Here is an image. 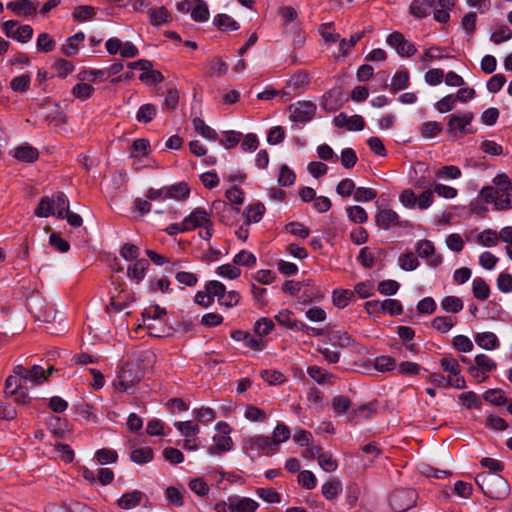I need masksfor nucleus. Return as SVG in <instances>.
Returning <instances> with one entry per match:
<instances>
[{
  "label": "nucleus",
  "mask_w": 512,
  "mask_h": 512,
  "mask_svg": "<svg viewBox=\"0 0 512 512\" xmlns=\"http://www.w3.org/2000/svg\"><path fill=\"white\" fill-rule=\"evenodd\" d=\"M354 296V292L350 290L340 289L334 290L333 292V303L338 308H345L351 298Z\"/></svg>",
  "instance_id": "3c124183"
},
{
  "label": "nucleus",
  "mask_w": 512,
  "mask_h": 512,
  "mask_svg": "<svg viewBox=\"0 0 512 512\" xmlns=\"http://www.w3.org/2000/svg\"><path fill=\"white\" fill-rule=\"evenodd\" d=\"M38 2L32 0H14L7 4V9L21 17L35 15L37 12Z\"/></svg>",
  "instance_id": "dca6fc26"
},
{
  "label": "nucleus",
  "mask_w": 512,
  "mask_h": 512,
  "mask_svg": "<svg viewBox=\"0 0 512 512\" xmlns=\"http://www.w3.org/2000/svg\"><path fill=\"white\" fill-rule=\"evenodd\" d=\"M318 463L326 472H334L338 467L337 461L330 452H322L319 455Z\"/></svg>",
  "instance_id": "0e129e2a"
},
{
  "label": "nucleus",
  "mask_w": 512,
  "mask_h": 512,
  "mask_svg": "<svg viewBox=\"0 0 512 512\" xmlns=\"http://www.w3.org/2000/svg\"><path fill=\"white\" fill-rule=\"evenodd\" d=\"M218 435L213 436V445L209 447L208 452L211 455H221L224 452L230 451L233 447L232 438L229 436L231 432L230 426L225 422L216 424Z\"/></svg>",
  "instance_id": "423d86ee"
},
{
  "label": "nucleus",
  "mask_w": 512,
  "mask_h": 512,
  "mask_svg": "<svg viewBox=\"0 0 512 512\" xmlns=\"http://www.w3.org/2000/svg\"><path fill=\"white\" fill-rule=\"evenodd\" d=\"M213 22L221 31H236L240 27L236 20H234L230 15L224 13L215 16Z\"/></svg>",
  "instance_id": "cd10ccee"
},
{
  "label": "nucleus",
  "mask_w": 512,
  "mask_h": 512,
  "mask_svg": "<svg viewBox=\"0 0 512 512\" xmlns=\"http://www.w3.org/2000/svg\"><path fill=\"white\" fill-rule=\"evenodd\" d=\"M231 338L237 342H243L244 346L252 350L261 351L264 349L262 339L242 330H235L231 333Z\"/></svg>",
  "instance_id": "f3484780"
},
{
  "label": "nucleus",
  "mask_w": 512,
  "mask_h": 512,
  "mask_svg": "<svg viewBox=\"0 0 512 512\" xmlns=\"http://www.w3.org/2000/svg\"><path fill=\"white\" fill-rule=\"evenodd\" d=\"M296 175L286 164L282 165L279 170L278 184L282 187H289L294 184Z\"/></svg>",
  "instance_id": "09e8293b"
},
{
  "label": "nucleus",
  "mask_w": 512,
  "mask_h": 512,
  "mask_svg": "<svg viewBox=\"0 0 512 512\" xmlns=\"http://www.w3.org/2000/svg\"><path fill=\"white\" fill-rule=\"evenodd\" d=\"M174 426L184 437L196 436L200 431L198 424L193 423L192 421L175 422Z\"/></svg>",
  "instance_id": "de8ad7c7"
},
{
  "label": "nucleus",
  "mask_w": 512,
  "mask_h": 512,
  "mask_svg": "<svg viewBox=\"0 0 512 512\" xmlns=\"http://www.w3.org/2000/svg\"><path fill=\"white\" fill-rule=\"evenodd\" d=\"M154 456L153 450L150 447H140L132 450L130 453V460L136 464L143 465L152 461Z\"/></svg>",
  "instance_id": "c85d7f7f"
},
{
  "label": "nucleus",
  "mask_w": 512,
  "mask_h": 512,
  "mask_svg": "<svg viewBox=\"0 0 512 512\" xmlns=\"http://www.w3.org/2000/svg\"><path fill=\"white\" fill-rule=\"evenodd\" d=\"M233 262L235 265L252 267L256 264V257L249 251L241 250L234 256Z\"/></svg>",
  "instance_id": "052dcab7"
},
{
  "label": "nucleus",
  "mask_w": 512,
  "mask_h": 512,
  "mask_svg": "<svg viewBox=\"0 0 512 512\" xmlns=\"http://www.w3.org/2000/svg\"><path fill=\"white\" fill-rule=\"evenodd\" d=\"M2 30L7 37L21 43H27L33 35V29L30 25H19L14 20L5 21L2 25Z\"/></svg>",
  "instance_id": "f8f14e48"
},
{
  "label": "nucleus",
  "mask_w": 512,
  "mask_h": 512,
  "mask_svg": "<svg viewBox=\"0 0 512 512\" xmlns=\"http://www.w3.org/2000/svg\"><path fill=\"white\" fill-rule=\"evenodd\" d=\"M148 16L153 26H160L172 21V15L163 6L149 9Z\"/></svg>",
  "instance_id": "5701e85b"
},
{
  "label": "nucleus",
  "mask_w": 512,
  "mask_h": 512,
  "mask_svg": "<svg viewBox=\"0 0 512 512\" xmlns=\"http://www.w3.org/2000/svg\"><path fill=\"white\" fill-rule=\"evenodd\" d=\"M348 218L354 223H365L368 220V215L365 209L361 206L355 205L346 208Z\"/></svg>",
  "instance_id": "864d4df0"
},
{
  "label": "nucleus",
  "mask_w": 512,
  "mask_h": 512,
  "mask_svg": "<svg viewBox=\"0 0 512 512\" xmlns=\"http://www.w3.org/2000/svg\"><path fill=\"white\" fill-rule=\"evenodd\" d=\"M212 211H214L219 216L221 222L226 223L228 221L227 216L230 214L238 213L239 209L232 207L225 201L216 200L212 203Z\"/></svg>",
  "instance_id": "bb28decb"
},
{
  "label": "nucleus",
  "mask_w": 512,
  "mask_h": 512,
  "mask_svg": "<svg viewBox=\"0 0 512 512\" xmlns=\"http://www.w3.org/2000/svg\"><path fill=\"white\" fill-rule=\"evenodd\" d=\"M463 306V301L456 296H446L441 300L442 309L448 313H458Z\"/></svg>",
  "instance_id": "a19ab883"
},
{
  "label": "nucleus",
  "mask_w": 512,
  "mask_h": 512,
  "mask_svg": "<svg viewBox=\"0 0 512 512\" xmlns=\"http://www.w3.org/2000/svg\"><path fill=\"white\" fill-rule=\"evenodd\" d=\"M511 38L512 30L508 26L502 25L496 28L495 31L491 34L490 40L495 44H500L510 40Z\"/></svg>",
  "instance_id": "680f3d73"
},
{
  "label": "nucleus",
  "mask_w": 512,
  "mask_h": 512,
  "mask_svg": "<svg viewBox=\"0 0 512 512\" xmlns=\"http://www.w3.org/2000/svg\"><path fill=\"white\" fill-rule=\"evenodd\" d=\"M441 123L437 121H427L421 125V133L424 138H433L442 131Z\"/></svg>",
  "instance_id": "bf43d9fd"
},
{
  "label": "nucleus",
  "mask_w": 512,
  "mask_h": 512,
  "mask_svg": "<svg viewBox=\"0 0 512 512\" xmlns=\"http://www.w3.org/2000/svg\"><path fill=\"white\" fill-rule=\"evenodd\" d=\"M53 370L54 368L52 366L45 370L40 365H33L30 369L25 368L23 365H16L13 372L25 382H29L32 385H40L47 381L48 375H50Z\"/></svg>",
  "instance_id": "39448f33"
},
{
  "label": "nucleus",
  "mask_w": 512,
  "mask_h": 512,
  "mask_svg": "<svg viewBox=\"0 0 512 512\" xmlns=\"http://www.w3.org/2000/svg\"><path fill=\"white\" fill-rule=\"evenodd\" d=\"M85 40V34L83 32H78L72 36H70L66 43L62 46L63 53L68 56H74L78 52L79 45Z\"/></svg>",
  "instance_id": "a878e982"
},
{
  "label": "nucleus",
  "mask_w": 512,
  "mask_h": 512,
  "mask_svg": "<svg viewBox=\"0 0 512 512\" xmlns=\"http://www.w3.org/2000/svg\"><path fill=\"white\" fill-rule=\"evenodd\" d=\"M205 289L210 293L213 300L215 297L217 298L218 304L222 301L227 291L225 285L217 280L208 281L205 284Z\"/></svg>",
  "instance_id": "79ce46f5"
},
{
  "label": "nucleus",
  "mask_w": 512,
  "mask_h": 512,
  "mask_svg": "<svg viewBox=\"0 0 512 512\" xmlns=\"http://www.w3.org/2000/svg\"><path fill=\"white\" fill-rule=\"evenodd\" d=\"M474 113L466 111L463 113L452 114L447 122V133L452 138H458L464 135L474 134L476 130L472 126Z\"/></svg>",
  "instance_id": "20e7f679"
},
{
  "label": "nucleus",
  "mask_w": 512,
  "mask_h": 512,
  "mask_svg": "<svg viewBox=\"0 0 512 512\" xmlns=\"http://www.w3.org/2000/svg\"><path fill=\"white\" fill-rule=\"evenodd\" d=\"M457 98L453 94L446 95L442 99H440L436 104L435 107L440 113H447L453 110L456 106Z\"/></svg>",
  "instance_id": "774afa93"
},
{
  "label": "nucleus",
  "mask_w": 512,
  "mask_h": 512,
  "mask_svg": "<svg viewBox=\"0 0 512 512\" xmlns=\"http://www.w3.org/2000/svg\"><path fill=\"white\" fill-rule=\"evenodd\" d=\"M459 400L468 409L481 407V399L473 391H467L460 394Z\"/></svg>",
  "instance_id": "6e6d98bb"
},
{
  "label": "nucleus",
  "mask_w": 512,
  "mask_h": 512,
  "mask_svg": "<svg viewBox=\"0 0 512 512\" xmlns=\"http://www.w3.org/2000/svg\"><path fill=\"white\" fill-rule=\"evenodd\" d=\"M243 449L247 453L256 451L264 455H273L278 452L271 437L265 435H255L245 438Z\"/></svg>",
  "instance_id": "1a4fd4ad"
},
{
  "label": "nucleus",
  "mask_w": 512,
  "mask_h": 512,
  "mask_svg": "<svg viewBox=\"0 0 512 512\" xmlns=\"http://www.w3.org/2000/svg\"><path fill=\"white\" fill-rule=\"evenodd\" d=\"M232 507L234 512H255L259 504L251 498H233Z\"/></svg>",
  "instance_id": "7c9ffc66"
},
{
  "label": "nucleus",
  "mask_w": 512,
  "mask_h": 512,
  "mask_svg": "<svg viewBox=\"0 0 512 512\" xmlns=\"http://www.w3.org/2000/svg\"><path fill=\"white\" fill-rule=\"evenodd\" d=\"M96 15V9L90 5H80L74 8L72 18L75 22L92 20Z\"/></svg>",
  "instance_id": "c756f323"
},
{
  "label": "nucleus",
  "mask_w": 512,
  "mask_h": 512,
  "mask_svg": "<svg viewBox=\"0 0 512 512\" xmlns=\"http://www.w3.org/2000/svg\"><path fill=\"white\" fill-rule=\"evenodd\" d=\"M433 8V0H413L410 4L409 12L414 17L422 19L430 15Z\"/></svg>",
  "instance_id": "aec40b11"
},
{
  "label": "nucleus",
  "mask_w": 512,
  "mask_h": 512,
  "mask_svg": "<svg viewBox=\"0 0 512 512\" xmlns=\"http://www.w3.org/2000/svg\"><path fill=\"white\" fill-rule=\"evenodd\" d=\"M184 222L188 231L213 225L209 212L200 207L192 210V212L184 218Z\"/></svg>",
  "instance_id": "ddd939ff"
},
{
  "label": "nucleus",
  "mask_w": 512,
  "mask_h": 512,
  "mask_svg": "<svg viewBox=\"0 0 512 512\" xmlns=\"http://www.w3.org/2000/svg\"><path fill=\"white\" fill-rule=\"evenodd\" d=\"M167 194L169 199L184 200L190 194L188 185L184 182L177 183L171 186H166Z\"/></svg>",
  "instance_id": "473e14b6"
},
{
  "label": "nucleus",
  "mask_w": 512,
  "mask_h": 512,
  "mask_svg": "<svg viewBox=\"0 0 512 512\" xmlns=\"http://www.w3.org/2000/svg\"><path fill=\"white\" fill-rule=\"evenodd\" d=\"M483 398L497 406H501L508 402L505 397V393L501 389H490L484 393Z\"/></svg>",
  "instance_id": "4d7b16f0"
},
{
  "label": "nucleus",
  "mask_w": 512,
  "mask_h": 512,
  "mask_svg": "<svg viewBox=\"0 0 512 512\" xmlns=\"http://www.w3.org/2000/svg\"><path fill=\"white\" fill-rule=\"evenodd\" d=\"M308 76L304 73L293 75L286 83V88L291 89L293 94L303 91L308 85Z\"/></svg>",
  "instance_id": "c9c22d12"
},
{
  "label": "nucleus",
  "mask_w": 512,
  "mask_h": 512,
  "mask_svg": "<svg viewBox=\"0 0 512 512\" xmlns=\"http://www.w3.org/2000/svg\"><path fill=\"white\" fill-rule=\"evenodd\" d=\"M377 225L382 229H389L399 225V215L392 209H383L375 215Z\"/></svg>",
  "instance_id": "a211bd4d"
},
{
  "label": "nucleus",
  "mask_w": 512,
  "mask_h": 512,
  "mask_svg": "<svg viewBox=\"0 0 512 512\" xmlns=\"http://www.w3.org/2000/svg\"><path fill=\"white\" fill-rule=\"evenodd\" d=\"M192 125L194 130L203 138L213 141L218 140L217 132L213 128L208 126L203 119L199 117L193 118Z\"/></svg>",
  "instance_id": "393cba45"
},
{
  "label": "nucleus",
  "mask_w": 512,
  "mask_h": 512,
  "mask_svg": "<svg viewBox=\"0 0 512 512\" xmlns=\"http://www.w3.org/2000/svg\"><path fill=\"white\" fill-rule=\"evenodd\" d=\"M416 252L419 257L426 260L429 266L437 267L442 262V256L436 254L435 247L430 240H420L416 245Z\"/></svg>",
  "instance_id": "2eb2a0df"
},
{
  "label": "nucleus",
  "mask_w": 512,
  "mask_h": 512,
  "mask_svg": "<svg viewBox=\"0 0 512 512\" xmlns=\"http://www.w3.org/2000/svg\"><path fill=\"white\" fill-rule=\"evenodd\" d=\"M398 263L400 268L405 271L415 270L419 265L418 259L411 252L401 255L398 259Z\"/></svg>",
  "instance_id": "69168bd1"
},
{
  "label": "nucleus",
  "mask_w": 512,
  "mask_h": 512,
  "mask_svg": "<svg viewBox=\"0 0 512 512\" xmlns=\"http://www.w3.org/2000/svg\"><path fill=\"white\" fill-rule=\"evenodd\" d=\"M209 9L203 0H195V4L191 9V17L194 21L205 22L209 19Z\"/></svg>",
  "instance_id": "4c0bfd02"
},
{
  "label": "nucleus",
  "mask_w": 512,
  "mask_h": 512,
  "mask_svg": "<svg viewBox=\"0 0 512 512\" xmlns=\"http://www.w3.org/2000/svg\"><path fill=\"white\" fill-rule=\"evenodd\" d=\"M409 86V73L408 71H398L394 74L391 80L390 89L393 92L404 90Z\"/></svg>",
  "instance_id": "ea45409f"
},
{
  "label": "nucleus",
  "mask_w": 512,
  "mask_h": 512,
  "mask_svg": "<svg viewBox=\"0 0 512 512\" xmlns=\"http://www.w3.org/2000/svg\"><path fill=\"white\" fill-rule=\"evenodd\" d=\"M275 320L277 323L281 326L286 327L287 329L293 330V331H302L309 333L312 331L315 335L320 334V330L316 328L309 327L304 322H301L297 320L294 317V314L292 311L288 309H282L275 315Z\"/></svg>",
  "instance_id": "9b49d317"
},
{
  "label": "nucleus",
  "mask_w": 512,
  "mask_h": 512,
  "mask_svg": "<svg viewBox=\"0 0 512 512\" xmlns=\"http://www.w3.org/2000/svg\"><path fill=\"white\" fill-rule=\"evenodd\" d=\"M417 498L414 489H396L390 497V506L396 512H405L416 505Z\"/></svg>",
  "instance_id": "6e6552de"
},
{
  "label": "nucleus",
  "mask_w": 512,
  "mask_h": 512,
  "mask_svg": "<svg viewBox=\"0 0 512 512\" xmlns=\"http://www.w3.org/2000/svg\"><path fill=\"white\" fill-rule=\"evenodd\" d=\"M31 83V78L28 74H22L20 76L14 77L10 81V87L15 92H25L28 90Z\"/></svg>",
  "instance_id": "13d9d810"
},
{
  "label": "nucleus",
  "mask_w": 512,
  "mask_h": 512,
  "mask_svg": "<svg viewBox=\"0 0 512 512\" xmlns=\"http://www.w3.org/2000/svg\"><path fill=\"white\" fill-rule=\"evenodd\" d=\"M387 43L396 49L401 56H412L416 53V47L413 43L405 39L400 32H393L387 37Z\"/></svg>",
  "instance_id": "4468645a"
},
{
  "label": "nucleus",
  "mask_w": 512,
  "mask_h": 512,
  "mask_svg": "<svg viewBox=\"0 0 512 512\" xmlns=\"http://www.w3.org/2000/svg\"><path fill=\"white\" fill-rule=\"evenodd\" d=\"M472 292L476 299L484 301L490 295V288L483 278L476 277L472 281Z\"/></svg>",
  "instance_id": "2f4dec72"
},
{
  "label": "nucleus",
  "mask_w": 512,
  "mask_h": 512,
  "mask_svg": "<svg viewBox=\"0 0 512 512\" xmlns=\"http://www.w3.org/2000/svg\"><path fill=\"white\" fill-rule=\"evenodd\" d=\"M342 492V483L338 479H332L322 485V494L327 500L336 499Z\"/></svg>",
  "instance_id": "72a5a7b5"
},
{
  "label": "nucleus",
  "mask_w": 512,
  "mask_h": 512,
  "mask_svg": "<svg viewBox=\"0 0 512 512\" xmlns=\"http://www.w3.org/2000/svg\"><path fill=\"white\" fill-rule=\"evenodd\" d=\"M461 175L460 168L454 165L443 166L435 171V176L439 179H458Z\"/></svg>",
  "instance_id": "8fccbe9b"
},
{
  "label": "nucleus",
  "mask_w": 512,
  "mask_h": 512,
  "mask_svg": "<svg viewBox=\"0 0 512 512\" xmlns=\"http://www.w3.org/2000/svg\"><path fill=\"white\" fill-rule=\"evenodd\" d=\"M456 323V318L451 316H438L433 319L432 327L441 333H447Z\"/></svg>",
  "instance_id": "a18cd8bd"
},
{
  "label": "nucleus",
  "mask_w": 512,
  "mask_h": 512,
  "mask_svg": "<svg viewBox=\"0 0 512 512\" xmlns=\"http://www.w3.org/2000/svg\"><path fill=\"white\" fill-rule=\"evenodd\" d=\"M154 354L151 352H141L136 357L128 361L118 374V380L114 386L121 392L132 393L134 387L144 377L145 371L152 366Z\"/></svg>",
  "instance_id": "f257e3e1"
},
{
  "label": "nucleus",
  "mask_w": 512,
  "mask_h": 512,
  "mask_svg": "<svg viewBox=\"0 0 512 512\" xmlns=\"http://www.w3.org/2000/svg\"><path fill=\"white\" fill-rule=\"evenodd\" d=\"M289 111L291 121L303 125L314 118L317 107L311 101H298L289 106Z\"/></svg>",
  "instance_id": "9d476101"
},
{
  "label": "nucleus",
  "mask_w": 512,
  "mask_h": 512,
  "mask_svg": "<svg viewBox=\"0 0 512 512\" xmlns=\"http://www.w3.org/2000/svg\"><path fill=\"white\" fill-rule=\"evenodd\" d=\"M476 240L481 246L494 247L498 244L499 237L495 230L486 229L477 235Z\"/></svg>",
  "instance_id": "58836bf2"
},
{
  "label": "nucleus",
  "mask_w": 512,
  "mask_h": 512,
  "mask_svg": "<svg viewBox=\"0 0 512 512\" xmlns=\"http://www.w3.org/2000/svg\"><path fill=\"white\" fill-rule=\"evenodd\" d=\"M474 361L476 366H478L482 370V373L486 375L497 368L496 362L486 354L476 355Z\"/></svg>",
  "instance_id": "49530a36"
},
{
  "label": "nucleus",
  "mask_w": 512,
  "mask_h": 512,
  "mask_svg": "<svg viewBox=\"0 0 512 512\" xmlns=\"http://www.w3.org/2000/svg\"><path fill=\"white\" fill-rule=\"evenodd\" d=\"M480 196L486 203H493L496 210L512 209V194H510V191L501 192L492 186H485L481 189Z\"/></svg>",
  "instance_id": "0eeeda50"
},
{
  "label": "nucleus",
  "mask_w": 512,
  "mask_h": 512,
  "mask_svg": "<svg viewBox=\"0 0 512 512\" xmlns=\"http://www.w3.org/2000/svg\"><path fill=\"white\" fill-rule=\"evenodd\" d=\"M273 328V321L269 318L263 317L256 322L254 330L257 337L261 339L263 336L270 334Z\"/></svg>",
  "instance_id": "e2e57ef3"
},
{
  "label": "nucleus",
  "mask_w": 512,
  "mask_h": 512,
  "mask_svg": "<svg viewBox=\"0 0 512 512\" xmlns=\"http://www.w3.org/2000/svg\"><path fill=\"white\" fill-rule=\"evenodd\" d=\"M149 266V263L145 259H140L135 261L132 265H130L127 269V276L137 283L145 277V272Z\"/></svg>",
  "instance_id": "b1692460"
},
{
  "label": "nucleus",
  "mask_w": 512,
  "mask_h": 512,
  "mask_svg": "<svg viewBox=\"0 0 512 512\" xmlns=\"http://www.w3.org/2000/svg\"><path fill=\"white\" fill-rule=\"evenodd\" d=\"M69 208V201L63 192H57L51 197H43L34 214L40 218H47L51 215L64 219L65 211Z\"/></svg>",
  "instance_id": "7ed1b4c3"
},
{
  "label": "nucleus",
  "mask_w": 512,
  "mask_h": 512,
  "mask_svg": "<svg viewBox=\"0 0 512 512\" xmlns=\"http://www.w3.org/2000/svg\"><path fill=\"white\" fill-rule=\"evenodd\" d=\"M265 212V206L261 203L248 205L244 211V216L247 223L259 222Z\"/></svg>",
  "instance_id": "e433bc0d"
},
{
  "label": "nucleus",
  "mask_w": 512,
  "mask_h": 512,
  "mask_svg": "<svg viewBox=\"0 0 512 512\" xmlns=\"http://www.w3.org/2000/svg\"><path fill=\"white\" fill-rule=\"evenodd\" d=\"M166 313V310L159 305H152L143 311L142 319H146L149 322H156L160 321Z\"/></svg>",
  "instance_id": "603ef678"
},
{
  "label": "nucleus",
  "mask_w": 512,
  "mask_h": 512,
  "mask_svg": "<svg viewBox=\"0 0 512 512\" xmlns=\"http://www.w3.org/2000/svg\"><path fill=\"white\" fill-rule=\"evenodd\" d=\"M13 156L19 161L31 163L38 159L39 152L28 143H23L14 149Z\"/></svg>",
  "instance_id": "6ab92c4d"
},
{
  "label": "nucleus",
  "mask_w": 512,
  "mask_h": 512,
  "mask_svg": "<svg viewBox=\"0 0 512 512\" xmlns=\"http://www.w3.org/2000/svg\"><path fill=\"white\" fill-rule=\"evenodd\" d=\"M143 496L144 493L139 490L127 492L120 497L118 505L120 508L125 510L132 509L141 503Z\"/></svg>",
  "instance_id": "4be33fe9"
},
{
  "label": "nucleus",
  "mask_w": 512,
  "mask_h": 512,
  "mask_svg": "<svg viewBox=\"0 0 512 512\" xmlns=\"http://www.w3.org/2000/svg\"><path fill=\"white\" fill-rule=\"evenodd\" d=\"M95 458L100 465H106L110 463H114L118 459V454L115 450L112 449H99L95 453Z\"/></svg>",
  "instance_id": "5fc2aeb1"
},
{
  "label": "nucleus",
  "mask_w": 512,
  "mask_h": 512,
  "mask_svg": "<svg viewBox=\"0 0 512 512\" xmlns=\"http://www.w3.org/2000/svg\"><path fill=\"white\" fill-rule=\"evenodd\" d=\"M157 108L153 104H144L140 106L136 114V120L138 122L148 123L153 120L156 116Z\"/></svg>",
  "instance_id": "37998d69"
},
{
  "label": "nucleus",
  "mask_w": 512,
  "mask_h": 512,
  "mask_svg": "<svg viewBox=\"0 0 512 512\" xmlns=\"http://www.w3.org/2000/svg\"><path fill=\"white\" fill-rule=\"evenodd\" d=\"M475 343L485 350H495L499 348L500 342L493 332H482L475 336Z\"/></svg>",
  "instance_id": "412c9836"
},
{
  "label": "nucleus",
  "mask_w": 512,
  "mask_h": 512,
  "mask_svg": "<svg viewBox=\"0 0 512 512\" xmlns=\"http://www.w3.org/2000/svg\"><path fill=\"white\" fill-rule=\"evenodd\" d=\"M350 399L346 396H335L332 400V408L337 415L345 414L350 408Z\"/></svg>",
  "instance_id": "338daca9"
},
{
  "label": "nucleus",
  "mask_w": 512,
  "mask_h": 512,
  "mask_svg": "<svg viewBox=\"0 0 512 512\" xmlns=\"http://www.w3.org/2000/svg\"><path fill=\"white\" fill-rule=\"evenodd\" d=\"M475 480L482 492L492 499H504L509 495L508 482L497 473L482 472Z\"/></svg>",
  "instance_id": "f03ea898"
},
{
  "label": "nucleus",
  "mask_w": 512,
  "mask_h": 512,
  "mask_svg": "<svg viewBox=\"0 0 512 512\" xmlns=\"http://www.w3.org/2000/svg\"><path fill=\"white\" fill-rule=\"evenodd\" d=\"M291 432L287 425L284 423H278L273 430L271 439L275 445L277 451L281 443L286 442L290 438Z\"/></svg>",
  "instance_id": "f704fd0d"
},
{
  "label": "nucleus",
  "mask_w": 512,
  "mask_h": 512,
  "mask_svg": "<svg viewBox=\"0 0 512 512\" xmlns=\"http://www.w3.org/2000/svg\"><path fill=\"white\" fill-rule=\"evenodd\" d=\"M95 91V88L88 83H78L72 89L73 96L81 101L89 99Z\"/></svg>",
  "instance_id": "c03bdc74"
}]
</instances>
